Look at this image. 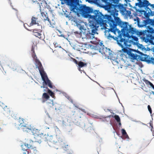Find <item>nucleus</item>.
Returning a JSON list of instances; mask_svg holds the SVG:
<instances>
[{"label": "nucleus", "mask_w": 154, "mask_h": 154, "mask_svg": "<svg viewBox=\"0 0 154 154\" xmlns=\"http://www.w3.org/2000/svg\"><path fill=\"white\" fill-rule=\"evenodd\" d=\"M144 23L145 24L146 29L140 30V32L144 35H146L147 39L150 36L152 35L154 32V17L151 19L149 16L145 17Z\"/></svg>", "instance_id": "nucleus-1"}, {"label": "nucleus", "mask_w": 154, "mask_h": 154, "mask_svg": "<svg viewBox=\"0 0 154 154\" xmlns=\"http://www.w3.org/2000/svg\"><path fill=\"white\" fill-rule=\"evenodd\" d=\"M137 0L138 2L141 1L139 6V8H140L139 12L141 14H143L145 18V17H147L148 13H150V11H151V9L148 7L149 5L148 3L147 0Z\"/></svg>", "instance_id": "nucleus-2"}, {"label": "nucleus", "mask_w": 154, "mask_h": 154, "mask_svg": "<svg viewBox=\"0 0 154 154\" xmlns=\"http://www.w3.org/2000/svg\"><path fill=\"white\" fill-rule=\"evenodd\" d=\"M40 75L41 76V78L42 84L43 85H48L51 88H52L53 85L51 81L49 79L48 75L45 72H40Z\"/></svg>", "instance_id": "nucleus-3"}, {"label": "nucleus", "mask_w": 154, "mask_h": 154, "mask_svg": "<svg viewBox=\"0 0 154 154\" xmlns=\"http://www.w3.org/2000/svg\"><path fill=\"white\" fill-rule=\"evenodd\" d=\"M92 17L94 20L98 22L101 21L104 19V15L99 10H96Z\"/></svg>", "instance_id": "nucleus-4"}, {"label": "nucleus", "mask_w": 154, "mask_h": 154, "mask_svg": "<svg viewBox=\"0 0 154 154\" xmlns=\"http://www.w3.org/2000/svg\"><path fill=\"white\" fill-rule=\"evenodd\" d=\"M123 29L127 32L132 34H134L137 30L136 28L133 27L132 25L130 24L128 22H127Z\"/></svg>", "instance_id": "nucleus-5"}, {"label": "nucleus", "mask_w": 154, "mask_h": 154, "mask_svg": "<svg viewBox=\"0 0 154 154\" xmlns=\"http://www.w3.org/2000/svg\"><path fill=\"white\" fill-rule=\"evenodd\" d=\"M113 17H114L113 22L118 24V26L121 27L122 29H123L127 22H124L122 21L119 17H116V18H115L113 15Z\"/></svg>", "instance_id": "nucleus-6"}, {"label": "nucleus", "mask_w": 154, "mask_h": 154, "mask_svg": "<svg viewBox=\"0 0 154 154\" xmlns=\"http://www.w3.org/2000/svg\"><path fill=\"white\" fill-rule=\"evenodd\" d=\"M87 6L85 5H83L82 4H79L77 5L76 7H75V9L76 10V12L77 13H75L76 14L78 17H79L78 14H79V11L85 12Z\"/></svg>", "instance_id": "nucleus-7"}, {"label": "nucleus", "mask_w": 154, "mask_h": 154, "mask_svg": "<svg viewBox=\"0 0 154 154\" xmlns=\"http://www.w3.org/2000/svg\"><path fill=\"white\" fill-rule=\"evenodd\" d=\"M134 21L136 22L134 23V24L137 23V25L138 27L145 28V23H144L145 19L143 20L142 21H141L140 19L138 17H137L136 18L134 19Z\"/></svg>", "instance_id": "nucleus-8"}, {"label": "nucleus", "mask_w": 154, "mask_h": 154, "mask_svg": "<svg viewBox=\"0 0 154 154\" xmlns=\"http://www.w3.org/2000/svg\"><path fill=\"white\" fill-rule=\"evenodd\" d=\"M119 0H112L111 1V7L114 9H119V7L122 5V3H119Z\"/></svg>", "instance_id": "nucleus-9"}, {"label": "nucleus", "mask_w": 154, "mask_h": 154, "mask_svg": "<svg viewBox=\"0 0 154 154\" xmlns=\"http://www.w3.org/2000/svg\"><path fill=\"white\" fill-rule=\"evenodd\" d=\"M68 1V5L69 6V9L70 10V13L72 12L74 13H77V12L75 11V3L73 2L74 0H67Z\"/></svg>", "instance_id": "nucleus-10"}, {"label": "nucleus", "mask_w": 154, "mask_h": 154, "mask_svg": "<svg viewBox=\"0 0 154 154\" xmlns=\"http://www.w3.org/2000/svg\"><path fill=\"white\" fill-rule=\"evenodd\" d=\"M96 10L94 9L92 7L87 6L85 12V17H92L91 14H94Z\"/></svg>", "instance_id": "nucleus-11"}, {"label": "nucleus", "mask_w": 154, "mask_h": 154, "mask_svg": "<svg viewBox=\"0 0 154 154\" xmlns=\"http://www.w3.org/2000/svg\"><path fill=\"white\" fill-rule=\"evenodd\" d=\"M126 37L125 35H121L119 37V40H116L117 42L118 45L119 46L123 49L124 48L125 46L122 44V43L123 42L124 39V38Z\"/></svg>", "instance_id": "nucleus-12"}, {"label": "nucleus", "mask_w": 154, "mask_h": 154, "mask_svg": "<svg viewBox=\"0 0 154 154\" xmlns=\"http://www.w3.org/2000/svg\"><path fill=\"white\" fill-rule=\"evenodd\" d=\"M125 54L128 55V57L130 60H135V54H134L129 49H128L127 51H123Z\"/></svg>", "instance_id": "nucleus-13"}, {"label": "nucleus", "mask_w": 154, "mask_h": 154, "mask_svg": "<svg viewBox=\"0 0 154 154\" xmlns=\"http://www.w3.org/2000/svg\"><path fill=\"white\" fill-rule=\"evenodd\" d=\"M38 129H36L33 126L31 128V131L32 133V135L34 136V138L39 137V131Z\"/></svg>", "instance_id": "nucleus-14"}, {"label": "nucleus", "mask_w": 154, "mask_h": 154, "mask_svg": "<svg viewBox=\"0 0 154 154\" xmlns=\"http://www.w3.org/2000/svg\"><path fill=\"white\" fill-rule=\"evenodd\" d=\"M50 96L49 94H47L46 93H43L42 94L43 100L42 102L43 103L46 102V101L49 100L51 102H52V104L53 106H54V104L53 103V100L49 99Z\"/></svg>", "instance_id": "nucleus-15"}, {"label": "nucleus", "mask_w": 154, "mask_h": 154, "mask_svg": "<svg viewBox=\"0 0 154 154\" xmlns=\"http://www.w3.org/2000/svg\"><path fill=\"white\" fill-rule=\"evenodd\" d=\"M87 63H84L82 61H80L78 63V64L77 66L78 67V69L79 71L81 72V73H82V71H83V72L86 74L85 72L83 70V69L82 70L81 69V68L85 66H87Z\"/></svg>", "instance_id": "nucleus-16"}, {"label": "nucleus", "mask_w": 154, "mask_h": 154, "mask_svg": "<svg viewBox=\"0 0 154 154\" xmlns=\"http://www.w3.org/2000/svg\"><path fill=\"white\" fill-rule=\"evenodd\" d=\"M71 21H73L74 22L76 23L77 26L79 28V29L81 30L80 32H82V30H86V29H84V25H82L80 23H78L79 22L76 18H74V20L72 19L71 20Z\"/></svg>", "instance_id": "nucleus-17"}, {"label": "nucleus", "mask_w": 154, "mask_h": 154, "mask_svg": "<svg viewBox=\"0 0 154 154\" xmlns=\"http://www.w3.org/2000/svg\"><path fill=\"white\" fill-rule=\"evenodd\" d=\"M143 57H142L141 61L145 62L148 64H150V61L152 58L149 55H148L146 54H144L143 55Z\"/></svg>", "instance_id": "nucleus-18"}, {"label": "nucleus", "mask_w": 154, "mask_h": 154, "mask_svg": "<svg viewBox=\"0 0 154 154\" xmlns=\"http://www.w3.org/2000/svg\"><path fill=\"white\" fill-rule=\"evenodd\" d=\"M43 85L42 86H41V88H45L46 89L47 91L46 93L49 94L50 96H51L53 98L54 95V92L48 88L47 87L45 86V85H43Z\"/></svg>", "instance_id": "nucleus-19"}, {"label": "nucleus", "mask_w": 154, "mask_h": 154, "mask_svg": "<svg viewBox=\"0 0 154 154\" xmlns=\"http://www.w3.org/2000/svg\"><path fill=\"white\" fill-rule=\"evenodd\" d=\"M92 17H86V18H88L89 20V26L90 27H94V23L95 22H98L96 20H95Z\"/></svg>", "instance_id": "nucleus-20"}, {"label": "nucleus", "mask_w": 154, "mask_h": 154, "mask_svg": "<svg viewBox=\"0 0 154 154\" xmlns=\"http://www.w3.org/2000/svg\"><path fill=\"white\" fill-rule=\"evenodd\" d=\"M19 125L20 126V128L23 127H24L23 128V132H30V131H31V128L32 127H31L30 125V128L27 127L25 125H23L22 123H20Z\"/></svg>", "instance_id": "nucleus-21"}, {"label": "nucleus", "mask_w": 154, "mask_h": 154, "mask_svg": "<svg viewBox=\"0 0 154 154\" xmlns=\"http://www.w3.org/2000/svg\"><path fill=\"white\" fill-rule=\"evenodd\" d=\"M90 28L91 29V31L90 30H89V29L88 28V29L89 30L88 31V32L86 34L88 35V34H89L91 35H94L96 33L97 34L98 33L95 29L94 26Z\"/></svg>", "instance_id": "nucleus-22"}, {"label": "nucleus", "mask_w": 154, "mask_h": 154, "mask_svg": "<svg viewBox=\"0 0 154 154\" xmlns=\"http://www.w3.org/2000/svg\"><path fill=\"white\" fill-rule=\"evenodd\" d=\"M105 35L106 36V37L109 40H111L112 38L113 39L115 40H116V39H115V38H116V37H114V36H112L111 35L110 33H109V35L108 36H107L106 34H105Z\"/></svg>", "instance_id": "nucleus-23"}, {"label": "nucleus", "mask_w": 154, "mask_h": 154, "mask_svg": "<svg viewBox=\"0 0 154 154\" xmlns=\"http://www.w3.org/2000/svg\"><path fill=\"white\" fill-rule=\"evenodd\" d=\"M122 5L121 6V5L120 6V7H119V10H121V9H123L124 11H125L126 10V7L128 6V3H127L126 4L124 3V4H122Z\"/></svg>", "instance_id": "nucleus-24"}, {"label": "nucleus", "mask_w": 154, "mask_h": 154, "mask_svg": "<svg viewBox=\"0 0 154 154\" xmlns=\"http://www.w3.org/2000/svg\"><path fill=\"white\" fill-rule=\"evenodd\" d=\"M77 125H79V127L82 128L83 129H85L86 128L85 127V123H84V122H82L81 123H79L78 122H77Z\"/></svg>", "instance_id": "nucleus-25"}, {"label": "nucleus", "mask_w": 154, "mask_h": 154, "mask_svg": "<svg viewBox=\"0 0 154 154\" xmlns=\"http://www.w3.org/2000/svg\"><path fill=\"white\" fill-rule=\"evenodd\" d=\"M88 46L92 50H98V48H97V45H96L95 46H94L89 44L88 45Z\"/></svg>", "instance_id": "nucleus-26"}, {"label": "nucleus", "mask_w": 154, "mask_h": 154, "mask_svg": "<svg viewBox=\"0 0 154 154\" xmlns=\"http://www.w3.org/2000/svg\"><path fill=\"white\" fill-rule=\"evenodd\" d=\"M109 57L108 56L107 57V58L108 59H110V60H113V61H112V64L113 65H116V64H117L119 63V62L116 59H117V58L116 59H112V58H109Z\"/></svg>", "instance_id": "nucleus-27"}, {"label": "nucleus", "mask_w": 154, "mask_h": 154, "mask_svg": "<svg viewBox=\"0 0 154 154\" xmlns=\"http://www.w3.org/2000/svg\"><path fill=\"white\" fill-rule=\"evenodd\" d=\"M126 11L127 12V13H124V12L122 11H120V12L122 14H123V15H125V16L127 15V14H128V15H130L131 14V12L130 11L127 10L124 11Z\"/></svg>", "instance_id": "nucleus-28"}, {"label": "nucleus", "mask_w": 154, "mask_h": 154, "mask_svg": "<svg viewBox=\"0 0 154 154\" xmlns=\"http://www.w3.org/2000/svg\"><path fill=\"white\" fill-rule=\"evenodd\" d=\"M113 25L114 26V28L115 29L116 31H117L118 33L119 34V33L120 32V31L119 30V29L117 28V26H118V24L115 23L114 22H112Z\"/></svg>", "instance_id": "nucleus-29"}, {"label": "nucleus", "mask_w": 154, "mask_h": 154, "mask_svg": "<svg viewBox=\"0 0 154 154\" xmlns=\"http://www.w3.org/2000/svg\"><path fill=\"white\" fill-rule=\"evenodd\" d=\"M142 57L141 56V55L135 54V60H136L137 61H141V60L142 59Z\"/></svg>", "instance_id": "nucleus-30"}, {"label": "nucleus", "mask_w": 154, "mask_h": 154, "mask_svg": "<svg viewBox=\"0 0 154 154\" xmlns=\"http://www.w3.org/2000/svg\"><path fill=\"white\" fill-rule=\"evenodd\" d=\"M138 47L139 49H140L142 51L146 50V48L142 44H141L139 43V45L138 46Z\"/></svg>", "instance_id": "nucleus-31"}, {"label": "nucleus", "mask_w": 154, "mask_h": 154, "mask_svg": "<svg viewBox=\"0 0 154 154\" xmlns=\"http://www.w3.org/2000/svg\"><path fill=\"white\" fill-rule=\"evenodd\" d=\"M114 118H115L116 122H120V121H121L120 118L118 115L115 114L114 116Z\"/></svg>", "instance_id": "nucleus-32"}, {"label": "nucleus", "mask_w": 154, "mask_h": 154, "mask_svg": "<svg viewBox=\"0 0 154 154\" xmlns=\"http://www.w3.org/2000/svg\"><path fill=\"white\" fill-rule=\"evenodd\" d=\"M63 95L65 96V97L67 98V99L69 100V101H70L72 103V100L71 99L69 96H68V95L65 92H63Z\"/></svg>", "instance_id": "nucleus-33"}, {"label": "nucleus", "mask_w": 154, "mask_h": 154, "mask_svg": "<svg viewBox=\"0 0 154 154\" xmlns=\"http://www.w3.org/2000/svg\"><path fill=\"white\" fill-rule=\"evenodd\" d=\"M62 11L64 13L63 14V13H61V14L62 15H64L66 17V18H69V15H70V14H69V15H68V14H66V12H65V11L63 9H62Z\"/></svg>", "instance_id": "nucleus-34"}, {"label": "nucleus", "mask_w": 154, "mask_h": 154, "mask_svg": "<svg viewBox=\"0 0 154 154\" xmlns=\"http://www.w3.org/2000/svg\"><path fill=\"white\" fill-rule=\"evenodd\" d=\"M61 1V5H63L65 4H66L67 5H69L68 4V1L67 0H59Z\"/></svg>", "instance_id": "nucleus-35"}, {"label": "nucleus", "mask_w": 154, "mask_h": 154, "mask_svg": "<svg viewBox=\"0 0 154 154\" xmlns=\"http://www.w3.org/2000/svg\"><path fill=\"white\" fill-rule=\"evenodd\" d=\"M128 42V38H124V41L123 42V45L125 46H126Z\"/></svg>", "instance_id": "nucleus-36"}, {"label": "nucleus", "mask_w": 154, "mask_h": 154, "mask_svg": "<svg viewBox=\"0 0 154 154\" xmlns=\"http://www.w3.org/2000/svg\"><path fill=\"white\" fill-rule=\"evenodd\" d=\"M153 16H154V11H152L151 10L150 11V13H148L146 16H149V17H152Z\"/></svg>", "instance_id": "nucleus-37"}, {"label": "nucleus", "mask_w": 154, "mask_h": 154, "mask_svg": "<svg viewBox=\"0 0 154 154\" xmlns=\"http://www.w3.org/2000/svg\"><path fill=\"white\" fill-rule=\"evenodd\" d=\"M147 108L149 111V113L151 115V116L152 117V110L151 108L149 105H148L147 106Z\"/></svg>", "instance_id": "nucleus-38"}, {"label": "nucleus", "mask_w": 154, "mask_h": 154, "mask_svg": "<svg viewBox=\"0 0 154 154\" xmlns=\"http://www.w3.org/2000/svg\"><path fill=\"white\" fill-rule=\"evenodd\" d=\"M33 35L36 36V37H38L37 36H36V35H38V36H41V34L37 32H35L33 31Z\"/></svg>", "instance_id": "nucleus-39"}, {"label": "nucleus", "mask_w": 154, "mask_h": 154, "mask_svg": "<svg viewBox=\"0 0 154 154\" xmlns=\"http://www.w3.org/2000/svg\"><path fill=\"white\" fill-rule=\"evenodd\" d=\"M11 69H12L14 71H15V70H17V72H22L21 70V69H22L20 68V69H17V68H12Z\"/></svg>", "instance_id": "nucleus-40"}, {"label": "nucleus", "mask_w": 154, "mask_h": 154, "mask_svg": "<svg viewBox=\"0 0 154 154\" xmlns=\"http://www.w3.org/2000/svg\"><path fill=\"white\" fill-rule=\"evenodd\" d=\"M147 2H148V3L149 6L151 7L152 9L154 10V4H151L148 0H147Z\"/></svg>", "instance_id": "nucleus-41"}, {"label": "nucleus", "mask_w": 154, "mask_h": 154, "mask_svg": "<svg viewBox=\"0 0 154 154\" xmlns=\"http://www.w3.org/2000/svg\"><path fill=\"white\" fill-rule=\"evenodd\" d=\"M33 19H36V18L35 17H32V19H31V22L30 23V26H32L34 25L33 23Z\"/></svg>", "instance_id": "nucleus-42"}, {"label": "nucleus", "mask_w": 154, "mask_h": 154, "mask_svg": "<svg viewBox=\"0 0 154 154\" xmlns=\"http://www.w3.org/2000/svg\"><path fill=\"white\" fill-rule=\"evenodd\" d=\"M39 137L36 138H35L36 140H35V142H37L39 143V144L41 143L42 142V141L41 139H38Z\"/></svg>", "instance_id": "nucleus-43"}, {"label": "nucleus", "mask_w": 154, "mask_h": 154, "mask_svg": "<svg viewBox=\"0 0 154 154\" xmlns=\"http://www.w3.org/2000/svg\"><path fill=\"white\" fill-rule=\"evenodd\" d=\"M31 51H32V53H33V54L35 55V56L36 57V55L34 51V47L33 46H32Z\"/></svg>", "instance_id": "nucleus-44"}, {"label": "nucleus", "mask_w": 154, "mask_h": 154, "mask_svg": "<svg viewBox=\"0 0 154 154\" xmlns=\"http://www.w3.org/2000/svg\"><path fill=\"white\" fill-rule=\"evenodd\" d=\"M121 133L123 135H125L127 133L124 129H122L121 130Z\"/></svg>", "instance_id": "nucleus-45"}, {"label": "nucleus", "mask_w": 154, "mask_h": 154, "mask_svg": "<svg viewBox=\"0 0 154 154\" xmlns=\"http://www.w3.org/2000/svg\"><path fill=\"white\" fill-rule=\"evenodd\" d=\"M151 60L150 61V64H152L153 65H154V58L153 57H151Z\"/></svg>", "instance_id": "nucleus-46"}, {"label": "nucleus", "mask_w": 154, "mask_h": 154, "mask_svg": "<svg viewBox=\"0 0 154 154\" xmlns=\"http://www.w3.org/2000/svg\"><path fill=\"white\" fill-rule=\"evenodd\" d=\"M24 145L25 146L27 147V148H31V147H32V146L31 145H30L29 144L27 143H25Z\"/></svg>", "instance_id": "nucleus-47"}, {"label": "nucleus", "mask_w": 154, "mask_h": 154, "mask_svg": "<svg viewBox=\"0 0 154 154\" xmlns=\"http://www.w3.org/2000/svg\"><path fill=\"white\" fill-rule=\"evenodd\" d=\"M128 49H123L122 50V53L120 54V56L121 57H123V55H125V54H124V52H123V51H127Z\"/></svg>", "instance_id": "nucleus-48"}, {"label": "nucleus", "mask_w": 154, "mask_h": 154, "mask_svg": "<svg viewBox=\"0 0 154 154\" xmlns=\"http://www.w3.org/2000/svg\"><path fill=\"white\" fill-rule=\"evenodd\" d=\"M137 54H139L140 55L143 56L144 54V53H143L142 52H141L139 51H137L136 52Z\"/></svg>", "instance_id": "nucleus-49"}, {"label": "nucleus", "mask_w": 154, "mask_h": 154, "mask_svg": "<svg viewBox=\"0 0 154 154\" xmlns=\"http://www.w3.org/2000/svg\"><path fill=\"white\" fill-rule=\"evenodd\" d=\"M26 25H28L27 24V23H25L23 24V26H24V27L27 30L29 31H32V30H30L29 29H28L26 27Z\"/></svg>", "instance_id": "nucleus-50"}, {"label": "nucleus", "mask_w": 154, "mask_h": 154, "mask_svg": "<svg viewBox=\"0 0 154 154\" xmlns=\"http://www.w3.org/2000/svg\"><path fill=\"white\" fill-rule=\"evenodd\" d=\"M32 57H33V58L34 59H36L39 62H40L39 60L37 59V57H35V55L33 54V53H32Z\"/></svg>", "instance_id": "nucleus-51"}, {"label": "nucleus", "mask_w": 154, "mask_h": 154, "mask_svg": "<svg viewBox=\"0 0 154 154\" xmlns=\"http://www.w3.org/2000/svg\"><path fill=\"white\" fill-rule=\"evenodd\" d=\"M99 49H98V50L97 51H98L102 55H103L104 54H105V53L104 52H102L101 51V48L100 47H99Z\"/></svg>", "instance_id": "nucleus-52"}, {"label": "nucleus", "mask_w": 154, "mask_h": 154, "mask_svg": "<svg viewBox=\"0 0 154 154\" xmlns=\"http://www.w3.org/2000/svg\"><path fill=\"white\" fill-rule=\"evenodd\" d=\"M69 42V44L70 45H71V46L72 47L73 46L75 47V45L73 44L72 42H70L69 41H68Z\"/></svg>", "instance_id": "nucleus-53"}, {"label": "nucleus", "mask_w": 154, "mask_h": 154, "mask_svg": "<svg viewBox=\"0 0 154 154\" xmlns=\"http://www.w3.org/2000/svg\"><path fill=\"white\" fill-rule=\"evenodd\" d=\"M99 45L101 46H103V49L104 48L103 47H104L105 48V47L104 46V45L103 44V42L102 41L101 42H100L99 43Z\"/></svg>", "instance_id": "nucleus-54"}, {"label": "nucleus", "mask_w": 154, "mask_h": 154, "mask_svg": "<svg viewBox=\"0 0 154 154\" xmlns=\"http://www.w3.org/2000/svg\"><path fill=\"white\" fill-rule=\"evenodd\" d=\"M128 5L129 7L131 8L130 9V10L131 11H134L133 10L131 9V8H132V7H133V6L131 5V4L130 3H128Z\"/></svg>", "instance_id": "nucleus-55"}, {"label": "nucleus", "mask_w": 154, "mask_h": 154, "mask_svg": "<svg viewBox=\"0 0 154 154\" xmlns=\"http://www.w3.org/2000/svg\"><path fill=\"white\" fill-rule=\"evenodd\" d=\"M145 81H146L145 82V83L147 85H149L151 82H150L149 81H148L147 80H145Z\"/></svg>", "instance_id": "nucleus-56"}, {"label": "nucleus", "mask_w": 154, "mask_h": 154, "mask_svg": "<svg viewBox=\"0 0 154 154\" xmlns=\"http://www.w3.org/2000/svg\"><path fill=\"white\" fill-rule=\"evenodd\" d=\"M35 65L36 68H38V70H39V73H40V72H42H42H45V71H42V72H41V71H40V69H39V68H38V65L37 64V63H35Z\"/></svg>", "instance_id": "nucleus-57"}, {"label": "nucleus", "mask_w": 154, "mask_h": 154, "mask_svg": "<svg viewBox=\"0 0 154 154\" xmlns=\"http://www.w3.org/2000/svg\"><path fill=\"white\" fill-rule=\"evenodd\" d=\"M105 48L106 49L105 51L106 52H107V50H108L109 51H110L111 52H113V51H111L110 48H107V47Z\"/></svg>", "instance_id": "nucleus-58"}, {"label": "nucleus", "mask_w": 154, "mask_h": 154, "mask_svg": "<svg viewBox=\"0 0 154 154\" xmlns=\"http://www.w3.org/2000/svg\"><path fill=\"white\" fill-rule=\"evenodd\" d=\"M138 2L135 3V6H138L139 8V6H140V4L141 2Z\"/></svg>", "instance_id": "nucleus-59"}, {"label": "nucleus", "mask_w": 154, "mask_h": 154, "mask_svg": "<svg viewBox=\"0 0 154 154\" xmlns=\"http://www.w3.org/2000/svg\"><path fill=\"white\" fill-rule=\"evenodd\" d=\"M136 122H137V123H139L140 124H142L143 125H147L146 124H144V123L141 122H140V121H136Z\"/></svg>", "instance_id": "nucleus-60"}, {"label": "nucleus", "mask_w": 154, "mask_h": 154, "mask_svg": "<svg viewBox=\"0 0 154 154\" xmlns=\"http://www.w3.org/2000/svg\"><path fill=\"white\" fill-rule=\"evenodd\" d=\"M10 5H11V7L15 11H17V9H16V8H13V6L11 5L12 3L11 2H10Z\"/></svg>", "instance_id": "nucleus-61"}, {"label": "nucleus", "mask_w": 154, "mask_h": 154, "mask_svg": "<svg viewBox=\"0 0 154 154\" xmlns=\"http://www.w3.org/2000/svg\"><path fill=\"white\" fill-rule=\"evenodd\" d=\"M44 21H48V22L49 21H50V20L49 19V18L48 17V16H47V17H46V19H44Z\"/></svg>", "instance_id": "nucleus-62"}, {"label": "nucleus", "mask_w": 154, "mask_h": 154, "mask_svg": "<svg viewBox=\"0 0 154 154\" xmlns=\"http://www.w3.org/2000/svg\"><path fill=\"white\" fill-rule=\"evenodd\" d=\"M74 60H73V61L77 65H78V63H77V60H76L74 58Z\"/></svg>", "instance_id": "nucleus-63"}, {"label": "nucleus", "mask_w": 154, "mask_h": 154, "mask_svg": "<svg viewBox=\"0 0 154 154\" xmlns=\"http://www.w3.org/2000/svg\"><path fill=\"white\" fill-rule=\"evenodd\" d=\"M113 20V18L112 17H110L108 20L110 22H112V20Z\"/></svg>", "instance_id": "nucleus-64"}]
</instances>
